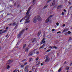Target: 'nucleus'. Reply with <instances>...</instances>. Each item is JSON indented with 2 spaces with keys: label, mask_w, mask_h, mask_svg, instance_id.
<instances>
[{
  "label": "nucleus",
  "mask_w": 72,
  "mask_h": 72,
  "mask_svg": "<svg viewBox=\"0 0 72 72\" xmlns=\"http://www.w3.org/2000/svg\"><path fill=\"white\" fill-rule=\"evenodd\" d=\"M1 17H3V15H1V16H0V17H1Z\"/></svg>",
  "instance_id": "obj_50"
},
{
  "label": "nucleus",
  "mask_w": 72,
  "mask_h": 72,
  "mask_svg": "<svg viewBox=\"0 0 72 72\" xmlns=\"http://www.w3.org/2000/svg\"><path fill=\"white\" fill-rule=\"evenodd\" d=\"M13 72H17V70H15L13 71Z\"/></svg>",
  "instance_id": "obj_43"
},
{
  "label": "nucleus",
  "mask_w": 72,
  "mask_h": 72,
  "mask_svg": "<svg viewBox=\"0 0 72 72\" xmlns=\"http://www.w3.org/2000/svg\"><path fill=\"white\" fill-rule=\"evenodd\" d=\"M8 28H9L8 27H6V30H8Z\"/></svg>",
  "instance_id": "obj_41"
},
{
  "label": "nucleus",
  "mask_w": 72,
  "mask_h": 72,
  "mask_svg": "<svg viewBox=\"0 0 72 72\" xmlns=\"http://www.w3.org/2000/svg\"><path fill=\"white\" fill-rule=\"evenodd\" d=\"M43 65V64L42 63H41V66H42Z\"/></svg>",
  "instance_id": "obj_58"
},
{
  "label": "nucleus",
  "mask_w": 72,
  "mask_h": 72,
  "mask_svg": "<svg viewBox=\"0 0 72 72\" xmlns=\"http://www.w3.org/2000/svg\"><path fill=\"white\" fill-rule=\"evenodd\" d=\"M46 48H44V50H46Z\"/></svg>",
  "instance_id": "obj_63"
},
{
  "label": "nucleus",
  "mask_w": 72,
  "mask_h": 72,
  "mask_svg": "<svg viewBox=\"0 0 72 72\" xmlns=\"http://www.w3.org/2000/svg\"><path fill=\"white\" fill-rule=\"evenodd\" d=\"M8 35H9L8 34H7V35L6 36V37H8Z\"/></svg>",
  "instance_id": "obj_45"
},
{
  "label": "nucleus",
  "mask_w": 72,
  "mask_h": 72,
  "mask_svg": "<svg viewBox=\"0 0 72 72\" xmlns=\"http://www.w3.org/2000/svg\"><path fill=\"white\" fill-rule=\"evenodd\" d=\"M49 48L50 49H53V48L51 46H50L49 47Z\"/></svg>",
  "instance_id": "obj_27"
},
{
  "label": "nucleus",
  "mask_w": 72,
  "mask_h": 72,
  "mask_svg": "<svg viewBox=\"0 0 72 72\" xmlns=\"http://www.w3.org/2000/svg\"><path fill=\"white\" fill-rule=\"evenodd\" d=\"M28 30V28H26V30Z\"/></svg>",
  "instance_id": "obj_60"
},
{
  "label": "nucleus",
  "mask_w": 72,
  "mask_h": 72,
  "mask_svg": "<svg viewBox=\"0 0 72 72\" xmlns=\"http://www.w3.org/2000/svg\"><path fill=\"white\" fill-rule=\"evenodd\" d=\"M40 61H39L37 62L36 64L37 65H38V64H40Z\"/></svg>",
  "instance_id": "obj_16"
},
{
  "label": "nucleus",
  "mask_w": 72,
  "mask_h": 72,
  "mask_svg": "<svg viewBox=\"0 0 72 72\" xmlns=\"http://www.w3.org/2000/svg\"><path fill=\"white\" fill-rule=\"evenodd\" d=\"M67 31H68V28L65 29L63 31V32H67Z\"/></svg>",
  "instance_id": "obj_11"
},
{
  "label": "nucleus",
  "mask_w": 72,
  "mask_h": 72,
  "mask_svg": "<svg viewBox=\"0 0 72 72\" xmlns=\"http://www.w3.org/2000/svg\"><path fill=\"white\" fill-rule=\"evenodd\" d=\"M31 8L30 7L28 9V11L26 13V15L24 17L22 18L21 20L20 21V22H21L23 20H24L25 19V23H29L30 22V21L29 20L30 19V15H29L30 13V11L31 10Z\"/></svg>",
  "instance_id": "obj_1"
},
{
  "label": "nucleus",
  "mask_w": 72,
  "mask_h": 72,
  "mask_svg": "<svg viewBox=\"0 0 72 72\" xmlns=\"http://www.w3.org/2000/svg\"><path fill=\"white\" fill-rule=\"evenodd\" d=\"M69 4H70V5H71V3L70 2H69Z\"/></svg>",
  "instance_id": "obj_56"
},
{
  "label": "nucleus",
  "mask_w": 72,
  "mask_h": 72,
  "mask_svg": "<svg viewBox=\"0 0 72 72\" xmlns=\"http://www.w3.org/2000/svg\"><path fill=\"white\" fill-rule=\"evenodd\" d=\"M49 18L47 19L45 21L46 23H48L49 22Z\"/></svg>",
  "instance_id": "obj_12"
},
{
  "label": "nucleus",
  "mask_w": 72,
  "mask_h": 72,
  "mask_svg": "<svg viewBox=\"0 0 72 72\" xmlns=\"http://www.w3.org/2000/svg\"><path fill=\"white\" fill-rule=\"evenodd\" d=\"M17 24H18V23H16L15 22H14L12 24V25H13V26H15V28L17 27Z\"/></svg>",
  "instance_id": "obj_6"
},
{
  "label": "nucleus",
  "mask_w": 72,
  "mask_h": 72,
  "mask_svg": "<svg viewBox=\"0 0 72 72\" xmlns=\"http://www.w3.org/2000/svg\"><path fill=\"white\" fill-rule=\"evenodd\" d=\"M65 35H67V33H66L64 34Z\"/></svg>",
  "instance_id": "obj_54"
},
{
  "label": "nucleus",
  "mask_w": 72,
  "mask_h": 72,
  "mask_svg": "<svg viewBox=\"0 0 72 72\" xmlns=\"http://www.w3.org/2000/svg\"><path fill=\"white\" fill-rule=\"evenodd\" d=\"M25 51H27H27H28V48H26L25 49Z\"/></svg>",
  "instance_id": "obj_20"
},
{
  "label": "nucleus",
  "mask_w": 72,
  "mask_h": 72,
  "mask_svg": "<svg viewBox=\"0 0 72 72\" xmlns=\"http://www.w3.org/2000/svg\"><path fill=\"white\" fill-rule=\"evenodd\" d=\"M3 33V30H0V34H1V33Z\"/></svg>",
  "instance_id": "obj_18"
},
{
  "label": "nucleus",
  "mask_w": 72,
  "mask_h": 72,
  "mask_svg": "<svg viewBox=\"0 0 72 72\" xmlns=\"http://www.w3.org/2000/svg\"><path fill=\"white\" fill-rule=\"evenodd\" d=\"M62 15H64V12H62Z\"/></svg>",
  "instance_id": "obj_38"
},
{
  "label": "nucleus",
  "mask_w": 72,
  "mask_h": 72,
  "mask_svg": "<svg viewBox=\"0 0 72 72\" xmlns=\"http://www.w3.org/2000/svg\"><path fill=\"white\" fill-rule=\"evenodd\" d=\"M64 11L65 12H66V10L65 9H64Z\"/></svg>",
  "instance_id": "obj_49"
},
{
  "label": "nucleus",
  "mask_w": 72,
  "mask_h": 72,
  "mask_svg": "<svg viewBox=\"0 0 72 72\" xmlns=\"http://www.w3.org/2000/svg\"><path fill=\"white\" fill-rule=\"evenodd\" d=\"M72 63L70 64V66H72Z\"/></svg>",
  "instance_id": "obj_59"
},
{
  "label": "nucleus",
  "mask_w": 72,
  "mask_h": 72,
  "mask_svg": "<svg viewBox=\"0 0 72 72\" xmlns=\"http://www.w3.org/2000/svg\"><path fill=\"white\" fill-rule=\"evenodd\" d=\"M48 5H45V6H44V9H45V8H46L48 7Z\"/></svg>",
  "instance_id": "obj_22"
},
{
  "label": "nucleus",
  "mask_w": 72,
  "mask_h": 72,
  "mask_svg": "<svg viewBox=\"0 0 72 72\" xmlns=\"http://www.w3.org/2000/svg\"><path fill=\"white\" fill-rule=\"evenodd\" d=\"M29 72H32V71H29Z\"/></svg>",
  "instance_id": "obj_62"
},
{
  "label": "nucleus",
  "mask_w": 72,
  "mask_h": 72,
  "mask_svg": "<svg viewBox=\"0 0 72 72\" xmlns=\"http://www.w3.org/2000/svg\"><path fill=\"white\" fill-rule=\"evenodd\" d=\"M29 55L32 56V52H30L29 54Z\"/></svg>",
  "instance_id": "obj_13"
},
{
  "label": "nucleus",
  "mask_w": 72,
  "mask_h": 72,
  "mask_svg": "<svg viewBox=\"0 0 72 72\" xmlns=\"http://www.w3.org/2000/svg\"><path fill=\"white\" fill-rule=\"evenodd\" d=\"M48 51H50V50H51L50 49L48 50Z\"/></svg>",
  "instance_id": "obj_51"
},
{
  "label": "nucleus",
  "mask_w": 72,
  "mask_h": 72,
  "mask_svg": "<svg viewBox=\"0 0 72 72\" xmlns=\"http://www.w3.org/2000/svg\"><path fill=\"white\" fill-rule=\"evenodd\" d=\"M6 68L7 69H9L10 68V66H9V65H8L7 66Z\"/></svg>",
  "instance_id": "obj_14"
},
{
  "label": "nucleus",
  "mask_w": 72,
  "mask_h": 72,
  "mask_svg": "<svg viewBox=\"0 0 72 72\" xmlns=\"http://www.w3.org/2000/svg\"><path fill=\"white\" fill-rule=\"evenodd\" d=\"M71 32L70 31H68V34H71Z\"/></svg>",
  "instance_id": "obj_25"
},
{
  "label": "nucleus",
  "mask_w": 72,
  "mask_h": 72,
  "mask_svg": "<svg viewBox=\"0 0 72 72\" xmlns=\"http://www.w3.org/2000/svg\"><path fill=\"white\" fill-rule=\"evenodd\" d=\"M46 53H47L48 52H49V51H48V50H47L46 51Z\"/></svg>",
  "instance_id": "obj_55"
},
{
  "label": "nucleus",
  "mask_w": 72,
  "mask_h": 72,
  "mask_svg": "<svg viewBox=\"0 0 72 72\" xmlns=\"http://www.w3.org/2000/svg\"><path fill=\"white\" fill-rule=\"evenodd\" d=\"M62 26L63 27H64V26H65V24H64L63 25H62Z\"/></svg>",
  "instance_id": "obj_47"
},
{
  "label": "nucleus",
  "mask_w": 72,
  "mask_h": 72,
  "mask_svg": "<svg viewBox=\"0 0 72 72\" xmlns=\"http://www.w3.org/2000/svg\"><path fill=\"white\" fill-rule=\"evenodd\" d=\"M44 58H46L45 60V62H48L49 61V60H50V58L48 57V56L47 55H46L44 57Z\"/></svg>",
  "instance_id": "obj_3"
},
{
  "label": "nucleus",
  "mask_w": 72,
  "mask_h": 72,
  "mask_svg": "<svg viewBox=\"0 0 72 72\" xmlns=\"http://www.w3.org/2000/svg\"><path fill=\"white\" fill-rule=\"evenodd\" d=\"M58 8H61V5H59L58 6Z\"/></svg>",
  "instance_id": "obj_36"
},
{
  "label": "nucleus",
  "mask_w": 72,
  "mask_h": 72,
  "mask_svg": "<svg viewBox=\"0 0 72 72\" xmlns=\"http://www.w3.org/2000/svg\"><path fill=\"white\" fill-rule=\"evenodd\" d=\"M66 64V61H65L64 63L63 66H64Z\"/></svg>",
  "instance_id": "obj_29"
},
{
  "label": "nucleus",
  "mask_w": 72,
  "mask_h": 72,
  "mask_svg": "<svg viewBox=\"0 0 72 72\" xmlns=\"http://www.w3.org/2000/svg\"><path fill=\"white\" fill-rule=\"evenodd\" d=\"M38 59H39V58L37 57V58H36V59H35V60H38Z\"/></svg>",
  "instance_id": "obj_31"
},
{
  "label": "nucleus",
  "mask_w": 72,
  "mask_h": 72,
  "mask_svg": "<svg viewBox=\"0 0 72 72\" xmlns=\"http://www.w3.org/2000/svg\"><path fill=\"white\" fill-rule=\"evenodd\" d=\"M37 49H35L34 50V51H35V50H37Z\"/></svg>",
  "instance_id": "obj_57"
},
{
  "label": "nucleus",
  "mask_w": 72,
  "mask_h": 72,
  "mask_svg": "<svg viewBox=\"0 0 72 72\" xmlns=\"http://www.w3.org/2000/svg\"><path fill=\"white\" fill-rule=\"evenodd\" d=\"M55 31V29H53L52 30V32H53V31Z\"/></svg>",
  "instance_id": "obj_39"
},
{
  "label": "nucleus",
  "mask_w": 72,
  "mask_h": 72,
  "mask_svg": "<svg viewBox=\"0 0 72 72\" xmlns=\"http://www.w3.org/2000/svg\"><path fill=\"white\" fill-rule=\"evenodd\" d=\"M37 18L36 17H35L33 20V21L34 23H36L37 22Z\"/></svg>",
  "instance_id": "obj_4"
},
{
  "label": "nucleus",
  "mask_w": 72,
  "mask_h": 72,
  "mask_svg": "<svg viewBox=\"0 0 72 72\" xmlns=\"http://www.w3.org/2000/svg\"><path fill=\"white\" fill-rule=\"evenodd\" d=\"M37 19L39 21H40L41 19V17H40L39 16H37Z\"/></svg>",
  "instance_id": "obj_8"
},
{
  "label": "nucleus",
  "mask_w": 72,
  "mask_h": 72,
  "mask_svg": "<svg viewBox=\"0 0 72 72\" xmlns=\"http://www.w3.org/2000/svg\"><path fill=\"white\" fill-rule=\"evenodd\" d=\"M32 58H30L29 59V62H31V61H32Z\"/></svg>",
  "instance_id": "obj_24"
},
{
  "label": "nucleus",
  "mask_w": 72,
  "mask_h": 72,
  "mask_svg": "<svg viewBox=\"0 0 72 72\" xmlns=\"http://www.w3.org/2000/svg\"><path fill=\"white\" fill-rule=\"evenodd\" d=\"M24 29H23L22 30V31L20 32L19 35L17 36V37H18V38L20 37L21 36V35L23 33V32L24 31Z\"/></svg>",
  "instance_id": "obj_2"
},
{
  "label": "nucleus",
  "mask_w": 72,
  "mask_h": 72,
  "mask_svg": "<svg viewBox=\"0 0 72 72\" xmlns=\"http://www.w3.org/2000/svg\"><path fill=\"white\" fill-rule=\"evenodd\" d=\"M45 38H44L41 41V44H45Z\"/></svg>",
  "instance_id": "obj_5"
},
{
  "label": "nucleus",
  "mask_w": 72,
  "mask_h": 72,
  "mask_svg": "<svg viewBox=\"0 0 72 72\" xmlns=\"http://www.w3.org/2000/svg\"><path fill=\"white\" fill-rule=\"evenodd\" d=\"M27 64V62H26L24 64V66H26V65Z\"/></svg>",
  "instance_id": "obj_34"
},
{
  "label": "nucleus",
  "mask_w": 72,
  "mask_h": 72,
  "mask_svg": "<svg viewBox=\"0 0 72 72\" xmlns=\"http://www.w3.org/2000/svg\"><path fill=\"white\" fill-rule=\"evenodd\" d=\"M52 16H53V15H51L50 16V17H52Z\"/></svg>",
  "instance_id": "obj_53"
},
{
  "label": "nucleus",
  "mask_w": 72,
  "mask_h": 72,
  "mask_svg": "<svg viewBox=\"0 0 72 72\" xmlns=\"http://www.w3.org/2000/svg\"><path fill=\"white\" fill-rule=\"evenodd\" d=\"M8 26H10V25H12V24H8Z\"/></svg>",
  "instance_id": "obj_48"
},
{
  "label": "nucleus",
  "mask_w": 72,
  "mask_h": 72,
  "mask_svg": "<svg viewBox=\"0 0 72 72\" xmlns=\"http://www.w3.org/2000/svg\"><path fill=\"white\" fill-rule=\"evenodd\" d=\"M68 69H69V67L68 66H67L66 67V70H68Z\"/></svg>",
  "instance_id": "obj_19"
},
{
  "label": "nucleus",
  "mask_w": 72,
  "mask_h": 72,
  "mask_svg": "<svg viewBox=\"0 0 72 72\" xmlns=\"http://www.w3.org/2000/svg\"><path fill=\"white\" fill-rule=\"evenodd\" d=\"M25 60H22V61L21 62H24V61H25Z\"/></svg>",
  "instance_id": "obj_46"
},
{
  "label": "nucleus",
  "mask_w": 72,
  "mask_h": 72,
  "mask_svg": "<svg viewBox=\"0 0 72 72\" xmlns=\"http://www.w3.org/2000/svg\"><path fill=\"white\" fill-rule=\"evenodd\" d=\"M6 32V30H5L3 32V33H5V32Z\"/></svg>",
  "instance_id": "obj_32"
},
{
  "label": "nucleus",
  "mask_w": 72,
  "mask_h": 72,
  "mask_svg": "<svg viewBox=\"0 0 72 72\" xmlns=\"http://www.w3.org/2000/svg\"><path fill=\"white\" fill-rule=\"evenodd\" d=\"M56 24L58 26H59V23L58 22H57L56 23Z\"/></svg>",
  "instance_id": "obj_35"
},
{
  "label": "nucleus",
  "mask_w": 72,
  "mask_h": 72,
  "mask_svg": "<svg viewBox=\"0 0 72 72\" xmlns=\"http://www.w3.org/2000/svg\"><path fill=\"white\" fill-rule=\"evenodd\" d=\"M24 65H22L21 66V67H22V68H23V67H24Z\"/></svg>",
  "instance_id": "obj_33"
},
{
  "label": "nucleus",
  "mask_w": 72,
  "mask_h": 72,
  "mask_svg": "<svg viewBox=\"0 0 72 72\" xmlns=\"http://www.w3.org/2000/svg\"><path fill=\"white\" fill-rule=\"evenodd\" d=\"M61 70H62V68H60L59 69V70H58V72H60V71H61Z\"/></svg>",
  "instance_id": "obj_23"
},
{
  "label": "nucleus",
  "mask_w": 72,
  "mask_h": 72,
  "mask_svg": "<svg viewBox=\"0 0 72 72\" xmlns=\"http://www.w3.org/2000/svg\"><path fill=\"white\" fill-rule=\"evenodd\" d=\"M39 51H38V52H37V54H39Z\"/></svg>",
  "instance_id": "obj_52"
},
{
  "label": "nucleus",
  "mask_w": 72,
  "mask_h": 72,
  "mask_svg": "<svg viewBox=\"0 0 72 72\" xmlns=\"http://www.w3.org/2000/svg\"><path fill=\"white\" fill-rule=\"evenodd\" d=\"M51 1V0H48V3H50V1Z\"/></svg>",
  "instance_id": "obj_37"
},
{
  "label": "nucleus",
  "mask_w": 72,
  "mask_h": 72,
  "mask_svg": "<svg viewBox=\"0 0 72 72\" xmlns=\"http://www.w3.org/2000/svg\"><path fill=\"white\" fill-rule=\"evenodd\" d=\"M52 47L53 48H54L55 49H56L58 48V47H57L55 46H53Z\"/></svg>",
  "instance_id": "obj_15"
},
{
  "label": "nucleus",
  "mask_w": 72,
  "mask_h": 72,
  "mask_svg": "<svg viewBox=\"0 0 72 72\" xmlns=\"http://www.w3.org/2000/svg\"><path fill=\"white\" fill-rule=\"evenodd\" d=\"M36 1V0H33V3L34 4H35V1Z\"/></svg>",
  "instance_id": "obj_26"
},
{
  "label": "nucleus",
  "mask_w": 72,
  "mask_h": 72,
  "mask_svg": "<svg viewBox=\"0 0 72 72\" xmlns=\"http://www.w3.org/2000/svg\"><path fill=\"white\" fill-rule=\"evenodd\" d=\"M10 6L11 8H12V7H13V5L11 4L10 5Z\"/></svg>",
  "instance_id": "obj_40"
},
{
  "label": "nucleus",
  "mask_w": 72,
  "mask_h": 72,
  "mask_svg": "<svg viewBox=\"0 0 72 72\" xmlns=\"http://www.w3.org/2000/svg\"><path fill=\"white\" fill-rule=\"evenodd\" d=\"M26 44H24L23 45V48L24 49L25 48H26Z\"/></svg>",
  "instance_id": "obj_21"
},
{
  "label": "nucleus",
  "mask_w": 72,
  "mask_h": 72,
  "mask_svg": "<svg viewBox=\"0 0 72 72\" xmlns=\"http://www.w3.org/2000/svg\"><path fill=\"white\" fill-rule=\"evenodd\" d=\"M60 32L59 31L57 32V33H60Z\"/></svg>",
  "instance_id": "obj_42"
},
{
  "label": "nucleus",
  "mask_w": 72,
  "mask_h": 72,
  "mask_svg": "<svg viewBox=\"0 0 72 72\" xmlns=\"http://www.w3.org/2000/svg\"><path fill=\"white\" fill-rule=\"evenodd\" d=\"M36 42V40L34 39L32 42Z\"/></svg>",
  "instance_id": "obj_28"
},
{
  "label": "nucleus",
  "mask_w": 72,
  "mask_h": 72,
  "mask_svg": "<svg viewBox=\"0 0 72 72\" xmlns=\"http://www.w3.org/2000/svg\"><path fill=\"white\" fill-rule=\"evenodd\" d=\"M12 62V60H10L8 61L7 63L8 64H9L10 63H11Z\"/></svg>",
  "instance_id": "obj_9"
},
{
  "label": "nucleus",
  "mask_w": 72,
  "mask_h": 72,
  "mask_svg": "<svg viewBox=\"0 0 72 72\" xmlns=\"http://www.w3.org/2000/svg\"><path fill=\"white\" fill-rule=\"evenodd\" d=\"M28 67H29V66H27L24 69V71L25 72H26V71H27V72H28Z\"/></svg>",
  "instance_id": "obj_7"
},
{
  "label": "nucleus",
  "mask_w": 72,
  "mask_h": 72,
  "mask_svg": "<svg viewBox=\"0 0 72 72\" xmlns=\"http://www.w3.org/2000/svg\"><path fill=\"white\" fill-rule=\"evenodd\" d=\"M69 40H72V38L69 37Z\"/></svg>",
  "instance_id": "obj_30"
},
{
  "label": "nucleus",
  "mask_w": 72,
  "mask_h": 72,
  "mask_svg": "<svg viewBox=\"0 0 72 72\" xmlns=\"http://www.w3.org/2000/svg\"><path fill=\"white\" fill-rule=\"evenodd\" d=\"M14 5H16V3H15L14 4Z\"/></svg>",
  "instance_id": "obj_44"
},
{
  "label": "nucleus",
  "mask_w": 72,
  "mask_h": 72,
  "mask_svg": "<svg viewBox=\"0 0 72 72\" xmlns=\"http://www.w3.org/2000/svg\"><path fill=\"white\" fill-rule=\"evenodd\" d=\"M44 46L45 44H43L42 46L40 47V48H39V49H42V48H44Z\"/></svg>",
  "instance_id": "obj_10"
},
{
  "label": "nucleus",
  "mask_w": 72,
  "mask_h": 72,
  "mask_svg": "<svg viewBox=\"0 0 72 72\" xmlns=\"http://www.w3.org/2000/svg\"><path fill=\"white\" fill-rule=\"evenodd\" d=\"M1 50V47H0V50Z\"/></svg>",
  "instance_id": "obj_64"
},
{
  "label": "nucleus",
  "mask_w": 72,
  "mask_h": 72,
  "mask_svg": "<svg viewBox=\"0 0 72 72\" xmlns=\"http://www.w3.org/2000/svg\"><path fill=\"white\" fill-rule=\"evenodd\" d=\"M41 34V32H38V36L39 37L40 36V34Z\"/></svg>",
  "instance_id": "obj_17"
},
{
  "label": "nucleus",
  "mask_w": 72,
  "mask_h": 72,
  "mask_svg": "<svg viewBox=\"0 0 72 72\" xmlns=\"http://www.w3.org/2000/svg\"><path fill=\"white\" fill-rule=\"evenodd\" d=\"M72 8V7H69V8Z\"/></svg>",
  "instance_id": "obj_61"
}]
</instances>
